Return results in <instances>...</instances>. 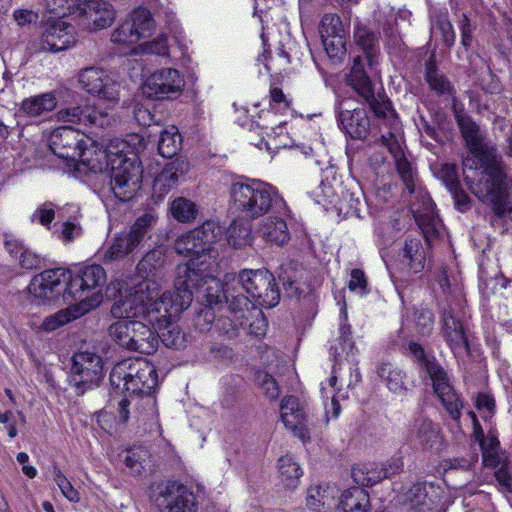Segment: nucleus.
<instances>
[{
	"label": "nucleus",
	"mask_w": 512,
	"mask_h": 512,
	"mask_svg": "<svg viewBox=\"0 0 512 512\" xmlns=\"http://www.w3.org/2000/svg\"><path fill=\"white\" fill-rule=\"evenodd\" d=\"M155 28L150 11L137 8L111 34L115 44L131 45L140 39L149 37Z\"/></svg>",
	"instance_id": "nucleus-17"
},
{
	"label": "nucleus",
	"mask_w": 512,
	"mask_h": 512,
	"mask_svg": "<svg viewBox=\"0 0 512 512\" xmlns=\"http://www.w3.org/2000/svg\"><path fill=\"white\" fill-rule=\"evenodd\" d=\"M369 505L368 493L361 488H352L342 493L340 512H367Z\"/></svg>",
	"instance_id": "nucleus-36"
},
{
	"label": "nucleus",
	"mask_w": 512,
	"mask_h": 512,
	"mask_svg": "<svg viewBox=\"0 0 512 512\" xmlns=\"http://www.w3.org/2000/svg\"><path fill=\"white\" fill-rule=\"evenodd\" d=\"M57 106V99L54 92H45L22 100L20 110L29 117H40Z\"/></svg>",
	"instance_id": "nucleus-34"
},
{
	"label": "nucleus",
	"mask_w": 512,
	"mask_h": 512,
	"mask_svg": "<svg viewBox=\"0 0 512 512\" xmlns=\"http://www.w3.org/2000/svg\"><path fill=\"white\" fill-rule=\"evenodd\" d=\"M106 282V272L101 265L87 264L81 266L74 276L70 275L67 294L73 298H81L86 291L102 294L101 287Z\"/></svg>",
	"instance_id": "nucleus-23"
},
{
	"label": "nucleus",
	"mask_w": 512,
	"mask_h": 512,
	"mask_svg": "<svg viewBox=\"0 0 512 512\" xmlns=\"http://www.w3.org/2000/svg\"><path fill=\"white\" fill-rule=\"evenodd\" d=\"M441 179L444 181L446 187L452 191L459 188L457 167L454 164L445 163L441 166L439 171Z\"/></svg>",
	"instance_id": "nucleus-57"
},
{
	"label": "nucleus",
	"mask_w": 512,
	"mask_h": 512,
	"mask_svg": "<svg viewBox=\"0 0 512 512\" xmlns=\"http://www.w3.org/2000/svg\"><path fill=\"white\" fill-rule=\"evenodd\" d=\"M279 473L287 486H293V483L297 481L303 474V471L299 464L295 462L292 456L285 455L279 459Z\"/></svg>",
	"instance_id": "nucleus-47"
},
{
	"label": "nucleus",
	"mask_w": 512,
	"mask_h": 512,
	"mask_svg": "<svg viewBox=\"0 0 512 512\" xmlns=\"http://www.w3.org/2000/svg\"><path fill=\"white\" fill-rule=\"evenodd\" d=\"M319 32L321 38L345 35L343 23L336 14H325L323 16L320 22Z\"/></svg>",
	"instance_id": "nucleus-50"
},
{
	"label": "nucleus",
	"mask_w": 512,
	"mask_h": 512,
	"mask_svg": "<svg viewBox=\"0 0 512 512\" xmlns=\"http://www.w3.org/2000/svg\"><path fill=\"white\" fill-rule=\"evenodd\" d=\"M67 212L73 216V220H66L60 225V229L55 230V234L64 244H69L75 239L81 237L82 227L77 222V218L80 214L79 207L77 205H67Z\"/></svg>",
	"instance_id": "nucleus-37"
},
{
	"label": "nucleus",
	"mask_w": 512,
	"mask_h": 512,
	"mask_svg": "<svg viewBox=\"0 0 512 512\" xmlns=\"http://www.w3.org/2000/svg\"><path fill=\"white\" fill-rule=\"evenodd\" d=\"M425 78L431 90L435 91L438 95H452L454 87L448 78L440 73L433 61H429L426 65Z\"/></svg>",
	"instance_id": "nucleus-42"
},
{
	"label": "nucleus",
	"mask_w": 512,
	"mask_h": 512,
	"mask_svg": "<svg viewBox=\"0 0 512 512\" xmlns=\"http://www.w3.org/2000/svg\"><path fill=\"white\" fill-rule=\"evenodd\" d=\"M210 292L214 295H219V299L217 302L209 303L205 298L208 307L202 309L201 312L198 314L196 325L199 326L201 330H205L209 329V325L215 322V327L221 334L225 335L227 338L230 339L234 338L235 336H237L239 327L246 324V321L248 320L250 313L236 312L228 307V310L232 314L233 318H230L228 316H221L215 321V313L212 308V305L219 303L221 300V296H223V294L220 291V286L218 287V289L213 288L212 290H210ZM197 297L204 299V297H202L201 294H197Z\"/></svg>",
	"instance_id": "nucleus-18"
},
{
	"label": "nucleus",
	"mask_w": 512,
	"mask_h": 512,
	"mask_svg": "<svg viewBox=\"0 0 512 512\" xmlns=\"http://www.w3.org/2000/svg\"><path fill=\"white\" fill-rule=\"evenodd\" d=\"M415 321L419 332L422 335H428L434 325V314L430 309L421 308L415 313Z\"/></svg>",
	"instance_id": "nucleus-56"
},
{
	"label": "nucleus",
	"mask_w": 512,
	"mask_h": 512,
	"mask_svg": "<svg viewBox=\"0 0 512 512\" xmlns=\"http://www.w3.org/2000/svg\"><path fill=\"white\" fill-rule=\"evenodd\" d=\"M13 19L18 26L24 27L36 23L39 19V13L32 9H16L13 11Z\"/></svg>",
	"instance_id": "nucleus-59"
},
{
	"label": "nucleus",
	"mask_w": 512,
	"mask_h": 512,
	"mask_svg": "<svg viewBox=\"0 0 512 512\" xmlns=\"http://www.w3.org/2000/svg\"><path fill=\"white\" fill-rule=\"evenodd\" d=\"M57 121L84 126L105 128L112 124L113 118L107 111H100L94 106L66 107L57 111Z\"/></svg>",
	"instance_id": "nucleus-24"
},
{
	"label": "nucleus",
	"mask_w": 512,
	"mask_h": 512,
	"mask_svg": "<svg viewBox=\"0 0 512 512\" xmlns=\"http://www.w3.org/2000/svg\"><path fill=\"white\" fill-rule=\"evenodd\" d=\"M333 496L327 487L312 485L307 490L306 505L312 512H323L329 506Z\"/></svg>",
	"instance_id": "nucleus-44"
},
{
	"label": "nucleus",
	"mask_w": 512,
	"mask_h": 512,
	"mask_svg": "<svg viewBox=\"0 0 512 512\" xmlns=\"http://www.w3.org/2000/svg\"><path fill=\"white\" fill-rule=\"evenodd\" d=\"M185 85L184 78L174 68H161L144 82L143 93L151 99L164 100L178 97Z\"/></svg>",
	"instance_id": "nucleus-19"
},
{
	"label": "nucleus",
	"mask_w": 512,
	"mask_h": 512,
	"mask_svg": "<svg viewBox=\"0 0 512 512\" xmlns=\"http://www.w3.org/2000/svg\"><path fill=\"white\" fill-rule=\"evenodd\" d=\"M52 13L73 16L83 28L96 31L109 27L115 19V10L106 0H40Z\"/></svg>",
	"instance_id": "nucleus-10"
},
{
	"label": "nucleus",
	"mask_w": 512,
	"mask_h": 512,
	"mask_svg": "<svg viewBox=\"0 0 512 512\" xmlns=\"http://www.w3.org/2000/svg\"><path fill=\"white\" fill-rule=\"evenodd\" d=\"M378 40V34L366 26L361 24L355 26L354 41L362 49L364 57L354 58L351 72L347 77V84L369 105L374 116L382 121L381 126L387 129V132H384L380 127V141L393 156L396 170L406 190L419 200V203L411 200L410 210L426 239H430L439 233L440 228V220L435 214L434 203L429 194L418 186L416 171L404 155L399 133V119L391 102L385 95L375 94L374 85L366 70V66L372 70L377 63Z\"/></svg>",
	"instance_id": "nucleus-1"
},
{
	"label": "nucleus",
	"mask_w": 512,
	"mask_h": 512,
	"mask_svg": "<svg viewBox=\"0 0 512 512\" xmlns=\"http://www.w3.org/2000/svg\"><path fill=\"white\" fill-rule=\"evenodd\" d=\"M367 281L365 274L360 269H353L350 274V280L348 282V288L351 291L359 292L364 294L366 292Z\"/></svg>",
	"instance_id": "nucleus-60"
},
{
	"label": "nucleus",
	"mask_w": 512,
	"mask_h": 512,
	"mask_svg": "<svg viewBox=\"0 0 512 512\" xmlns=\"http://www.w3.org/2000/svg\"><path fill=\"white\" fill-rule=\"evenodd\" d=\"M440 488L433 483H414L406 492L405 500L416 512H436L440 506Z\"/></svg>",
	"instance_id": "nucleus-27"
},
{
	"label": "nucleus",
	"mask_w": 512,
	"mask_h": 512,
	"mask_svg": "<svg viewBox=\"0 0 512 512\" xmlns=\"http://www.w3.org/2000/svg\"><path fill=\"white\" fill-rule=\"evenodd\" d=\"M403 461L400 457H393L386 463L379 465L381 474H385V479L390 478L403 470Z\"/></svg>",
	"instance_id": "nucleus-64"
},
{
	"label": "nucleus",
	"mask_w": 512,
	"mask_h": 512,
	"mask_svg": "<svg viewBox=\"0 0 512 512\" xmlns=\"http://www.w3.org/2000/svg\"><path fill=\"white\" fill-rule=\"evenodd\" d=\"M69 278L70 273L64 268L46 269L32 278L28 290L34 298L49 299Z\"/></svg>",
	"instance_id": "nucleus-29"
},
{
	"label": "nucleus",
	"mask_w": 512,
	"mask_h": 512,
	"mask_svg": "<svg viewBox=\"0 0 512 512\" xmlns=\"http://www.w3.org/2000/svg\"><path fill=\"white\" fill-rule=\"evenodd\" d=\"M187 171L188 164L183 160L176 159L167 163L154 180V192L159 196L167 194Z\"/></svg>",
	"instance_id": "nucleus-32"
},
{
	"label": "nucleus",
	"mask_w": 512,
	"mask_h": 512,
	"mask_svg": "<svg viewBox=\"0 0 512 512\" xmlns=\"http://www.w3.org/2000/svg\"><path fill=\"white\" fill-rule=\"evenodd\" d=\"M102 301L103 294L99 292L85 296L79 302L45 317L41 324V328L46 332H53L95 309L102 303Z\"/></svg>",
	"instance_id": "nucleus-22"
},
{
	"label": "nucleus",
	"mask_w": 512,
	"mask_h": 512,
	"mask_svg": "<svg viewBox=\"0 0 512 512\" xmlns=\"http://www.w3.org/2000/svg\"><path fill=\"white\" fill-rule=\"evenodd\" d=\"M177 317H173L171 320H169L168 324L162 327H159L158 325H152L155 329H166L162 333L161 338L162 343L169 348L173 349H183L187 347V345L190 343L189 336L186 335L180 327L176 325H172V321L175 320Z\"/></svg>",
	"instance_id": "nucleus-40"
},
{
	"label": "nucleus",
	"mask_w": 512,
	"mask_h": 512,
	"mask_svg": "<svg viewBox=\"0 0 512 512\" xmlns=\"http://www.w3.org/2000/svg\"><path fill=\"white\" fill-rule=\"evenodd\" d=\"M249 130L250 143L259 149H263V147L268 148V142L265 140V136L269 138L272 136V134L277 133L275 127L270 126L267 123L260 124L254 120H251Z\"/></svg>",
	"instance_id": "nucleus-46"
},
{
	"label": "nucleus",
	"mask_w": 512,
	"mask_h": 512,
	"mask_svg": "<svg viewBox=\"0 0 512 512\" xmlns=\"http://www.w3.org/2000/svg\"><path fill=\"white\" fill-rule=\"evenodd\" d=\"M256 380L268 398L275 399L278 397V383L270 374L264 371H259L256 375Z\"/></svg>",
	"instance_id": "nucleus-55"
},
{
	"label": "nucleus",
	"mask_w": 512,
	"mask_h": 512,
	"mask_svg": "<svg viewBox=\"0 0 512 512\" xmlns=\"http://www.w3.org/2000/svg\"><path fill=\"white\" fill-rule=\"evenodd\" d=\"M233 207L246 219H257L269 212L288 215L289 207L272 184L255 179L235 182L230 188Z\"/></svg>",
	"instance_id": "nucleus-8"
},
{
	"label": "nucleus",
	"mask_w": 512,
	"mask_h": 512,
	"mask_svg": "<svg viewBox=\"0 0 512 512\" xmlns=\"http://www.w3.org/2000/svg\"><path fill=\"white\" fill-rule=\"evenodd\" d=\"M181 136L177 127L170 125L166 127L160 135L158 142L159 154L165 158L173 157L180 149Z\"/></svg>",
	"instance_id": "nucleus-41"
},
{
	"label": "nucleus",
	"mask_w": 512,
	"mask_h": 512,
	"mask_svg": "<svg viewBox=\"0 0 512 512\" xmlns=\"http://www.w3.org/2000/svg\"><path fill=\"white\" fill-rule=\"evenodd\" d=\"M150 459L149 451L142 447H134L126 451L124 463L132 474H141Z\"/></svg>",
	"instance_id": "nucleus-45"
},
{
	"label": "nucleus",
	"mask_w": 512,
	"mask_h": 512,
	"mask_svg": "<svg viewBox=\"0 0 512 512\" xmlns=\"http://www.w3.org/2000/svg\"><path fill=\"white\" fill-rule=\"evenodd\" d=\"M153 222L152 215L145 214L139 217L128 233L118 235L108 247L99 251V258L104 263L122 260L141 243Z\"/></svg>",
	"instance_id": "nucleus-14"
},
{
	"label": "nucleus",
	"mask_w": 512,
	"mask_h": 512,
	"mask_svg": "<svg viewBox=\"0 0 512 512\" xmlns=\"http://www.w3.org/2000/svg\"><path fill=\"white\" fill-rule=\"evenodd\" d=\"M55 218V205L52 202H44L39 205L31 215V222H38L44 227H49Z\"/></svg>",
	"instance_id": "nucleus-51"
},
{
	"label": "nucleus",
	"mask_w": 512,
	"mask_h": 512,
	"mask_svg": "<svg viewBox=\"0 0 512 512\" xmlns=\"http://www.w3.org/2000/svg\"><path fill=\"white\" fill-rule=\"evenodd\" d=\"M339 346H331L330 354L333 357L334 365L331 377L327 380L326 384L321 386V394L325 404L326 415L329 418L336 419L341 411L340 404L338 403L335 392V385L337 383L338 370L342 368L344 362H346L351 379L349 380L348 386L355 384L360 381L361 375L357 367L355 359L356 348L352 340L351 327L347 322V312L343 308L340 311V323H339Z\"/></svg>",
	"instance_id": "nucleus-9"
},
{
	"label": "nucleus",
	"mask_w": 512,
	"mask_h": 512,
	"mask_svg": "<svg viewBox=\"0 0 512 512\" xmlns=\"http://www.w3.org/2000/svg\"><path fill=\"white\" fill-rule=\"evenodd\" d=\"M170 212L178 222L190 223L196 219L198 210L192 200L185 197H177L170 205Z\"/></svg>",
	"instance_id": "nucleus-43"
},
{
	"label": "nucleus",
	"mask_w": 512,
	"mask_h": 512,
	"mask_svg": "<svg viewBox=\"0 0 512 512\" xmlns=\"http://www.w3.org/2000/svg\"><path fill=\"white\" fill-rule=\"evenodd\" d=\"M377 375L390 392L398 395L408 392L407 374L397 365L383 362L377 367Z\"/></svg>",
	"instance_id": "nucleus-33"
},
{
	"label": "nucleus",
	"mask_w": 512,
	"mask_h": 512,
	"mask_svg": "<svg viewBox=\"0 0 512 512\" xmlns=\"http://www.w3.org/2000/svg\"><path fill=\"white\" fill-rule=\"evenodd\" d=\"M280 416L285 427L305 442L309 439V431L306 426L307 414L305 406L295 396H286L281 401Z\"/></svg>",
	"instance_id": "nucleus-26"
},
{
	"label": "nucleus",
	"mask_w": 512,
	"mask_h": 512,
	"mask_svg": "<svg viewBox=\"0 0 512 512\" xmlns=\"http://www.w3.org/2000/svg\"><path fill=\"white\" fill-rule=\"evenodd\" d=\"M104 377V362L94 349H80L72 356L70 384L77 395L98 387Z\"/></svg>",
	"instance_id": "nucleus-13"
},
{
	"label": "nucleus",
	"mask_w": 512,
	"mask_h": 512,
	"mask_svg": "<svg viewBox=\"0 0 512 512\" xmlns=\"http://www.w3.org/2000/svg\"><path fill=\"white\" fill-rule=\"evenodd\" d=\"M439 435L438 427L425 418L416 421V436L423 445L432 446Z\"/></svg>",
	"instance_id": "nucleus-49"
},
{
	"label": "nucleus",
	"mask_w": 512,
	"mask_h": 512,
	"mask_svg": "<svg viewBox=\"0 0 512 512\" xmlns=\"http://www.w3.org/2000/svg\"><path fill=\"white\" fill-rule=\"evenodd\" d=\"M220 232L214 222L207 221L201 226L183 233L177 237L174 243L175 251L179 255L191 257V259L182 266L193 263V274L191 280L188 281L187 289L191 292L201 294L209 303L217 302L219 295L210 292L213 288L220 286V282L214 276L210 275L206 258H212L213 245L216 243L217 236ZM179 265L177 271L179 270Z\"/></svg>",
	"instance_id": "nucleus-6"
},
{
	"label": "nucleus",
	"mask_w": 512,
	"mask_h": 512,
	"mask_svg": "<svg viewBox=\"0 0 512 512\" xmlns=\"http://www.w3.org/2000/svg\"><path fill=\"white\" fill-rule=\"evenodd\" d=\"M458 128L468 150L463 159V173L469 188L478 199L492 201L498 213L505 209L512 177L486 132L472 118L459 116Z\"/></svg>",
	"instance_id": "nucleus-2"
},
{
	"label": "nucleus",
	"mask_w": 512,
	"mask_h": 512,
	"mask_svg": "<svg viewBox=\"0 0 512 512\" xmlns=\"http://www.w3.org/2000/svg\"><path fill=\"white\" fill-rule=\"evenodd\" d=\"M40 30L37 51L58 53L72 48L77 42L74 26L60 18L46 20Z\"/></svg>",
	"instance_id": "nucleus-16"
},
{
	"label": "nucleus",
	"mask_w": 512,
	"mask_h": 512,
	"mask_svg": "<svg viewBox=\"0 0 512 512\" xmlns=\"http://www.w3.org/2000/svg\"><path fill=\"white\" fill-rule=\"evenodd\" d=\"M111 385L127 393L119 402V418L126 423L129 419V407L132 406L139 416L156 414V401L151 395L157 386L155 366L144 358L126 359L117 363L110 373Z\"/></svg>",
	"instance_id": "nucleus-5"
},
{
	"label": "nucleus",
	"mask_w": 512,
	"mask_h": 512,
	"mask_svg": "<svg viewBox=\"0 0 512 512\" xmlns=\"http://www.w3.org/2000/svg\"><path fill=\"white\" fill-rule=\"evenodd\" d=\"M159 512H197L196 495L183 484L170 482L157 486L152 495Z\"/></svg>",
	"instance_id": "nucleus-15"
},
{
	"label": "nucleus",
	"mask_w": 512,
	"mask_h": 512,
	"mask_svg": "<svg viewBox=\"0 0 512 512\" xmlns=\"http://www.w3.org/2000/svg\"><path fill=\"white\" fill-rule=\"evenodd\" d=\"M108 333L119 346L129 351L152 354L158 348V333L142 321L118 320L109 326Z\"/></svg>",
	"instance_id": "nucleus-12"
},
{
	"label": "nucleus",
	"mask_w": 512,
	"mask_h": 512,
	"mask_svg": "<svg viewBox=\"0 0 512 512\" xmlns=\"http://www.w3.org/2000/svg\"><path fill=\"white\" fill-rule=\"evenodd\" d=\"M441 333L454 355L470 353L466 329L463 323L450 310L443 311Z\"/></svg>",
	"instance_id": "nucleus-28"
},
{
	"label": "nucleus",
	"mask_w": 512,
	"mask_h": 512,
	"mask_svg": "<svg viewBox=\"0 0 512 512\" xmlns=\"http://www.w3.org/2000/svg\"><path fill=\"white\" fill-rule=\"evenodd\" d=\"M78 83L87 93L106 101L116 103L119 100L120 85L110 74L100 67H86L78 73Z\"/></svg>",
	"instance_id": "nucleus-20"
},
{
	"label": "nucleus",
	"mask_w": 512,
	"mask_h": 512,
	"mask_svg": "<svg viewBox=\"0 0 512 512\" xmlns=\"http://www.w3.org/2000/svg\"><path fill=\"white\" fill-rule=\"evenodd\" d=\"M482 460L486 467L496 468L506 463V457L500 448L482 451Z\"/></svg>",
	"instance_id": "nucleus-61"
},
{
	"label": "nucleus",
	"mask_w": 512,
	"mask_h": 512,
	"mask_svg": "<svg viewBox=\"0 0 512 512\" xmlns=\"http://www.w3.org/2000/svg\"><path fill=\"white\" fill-rule=\"evenodd\" d=\"M80 154L78 161L89 171L109 174L111 190L119 200L129 201L140 189L142 169L126 140L115 138L100 145L90 139Z\"/></svg>",
	"instance_id": "nucleus-4"
},
{
	"label": "nucleus",
	"mask_w": 512,
	"mask_h": 512,
	"mask_svg": "<svg viewBox=\"0 0 512 512\" xmlns=\"http://www.w3.org/2000/svg\"><path fill=\"white\" fill-rule=\"evenodd\" d=\"M90 142V138L69 126L56 128L50 136L49 147L59 158L78 162L82 148Z\"/></svg>",
	"instance_id": "nucleus-21"
},
{
	"label": "nucleus",
	"mask_w": 512,
	"mask_h": 512,
	"mask_svg": "<svg viewBox=\"0 0 512 512\" xmlns=\"http://www.w3.org/2000/svg\"><path fill=\"white\" fill-rule=\"evenodd\" d=\"M19 264L24 269H39L45 265L44 259L27 247L19 257Z\"/></svg>",
	"instance_id": "nucleus-58"
},
{
	"label": "nucleus",
	"mask_w": 512,
	"mask_h": 512,
	"mask_svg": "<svg viewBox=\"0 0 512 512\" xmlns=\"http://www.w3.org/2000/svg\"><path fill=\"white\" fill-rule=\"evenodd\" d=\"M220 291L227 307L236 312L257 311L260 308H273L280 301V293L275 279L267 269L241 270L237 277L220 284Z\"/></svg>",
	"instance_id": "nucleus-7"
},
{
	"label": "nucleus",
	"mask_w": 512,
	"mask_h": 512,
	"mask_svg": "<svg viewBox=\"0 0 512 512\" xmlns=\"http://www.w3.org/2000/svg\"><path fill=\"white\" fill-rule=\"evenodd\" d=\"M289 213L291 211L289 210ZM288 215L273 213L262 220L258 232L260 236L267 242L277 246L285 245L290 239V232L286 223Z\"/></svg>",
	"instance_id": "nucleus-30"
},
{
	"label": "nucleus",
	"mask_w": 512,
	"mask_h": 512,
	"mask_svg": "<svg viewBox=\"0 0 512 512\" xmlns=\"http://www.w3.org/2000/svg\"><path fill=\"white\" fill-rule=\"evenodd\" d=\"M376 234L381 240L382 245H389L398 236L399 229L395 230L394 226H391L390 223H383L376 227Z\"/></svg>",
	"instance_id": "nucleus-63"
},
{
	"label": "nucleus",
	"mask_w": 512,
	"mask_h": 512,
	"mask_svg": "<svg viewBox=\"0 0 512 512\" xmlns=\"http://www.w3.org/2000/svg\"><path fill=\"white\" fill-rule=\"evenodd\" d=\"M226 240L235 249L249 245L251 242L250 225L243 219L234 220L226 230Z\"/></svg>",
	"instance_id": "nucleus-38"
},
{
	"label": "nucleus",
	"mask_w": 512,
	"mask_h": 512,
	"mask_svg": "<svg viewBox=\"0 0 512 512\" xmlns=\"http://www.w3.org/2000/svg\"><path fill=\"white\" fill-rule=\"evenodd\" d=\"M340 126L352 139H364L370 129V119L364 108L351 107L350 100H342L338 106Z\"/></svg>",
	"instance_id": "nucleus-25"
},
{
	"label": "nucleus",
	"mask_w": 512,
	"mask_h": 512,
	"mask_svg": "<svg viewBox=\"0 0 512 512\" xmlns=\"http://www.w3.org/2000/svg\"><path fill=\"white\" fill-rule=\"evenodd\" d=\"M495 478L502 492H512V478L507 463L500 465L495 472Z\"/></svg>",
	"instance_id": "nucleus-62"
},
{
	"label": "nucleus",
	"mask_w": 512,
	"mask_h": 512,
	"mask_svg": "<svg viewBox=\"0 0 512 512\" xmlns=\"http://www.w3.org/2000/svg\"><path fill=\"white\" fill-rule=\"evenodd\" d=\"M166 256L164 250L156 248L146 253L137 265V272L143 281L154 280L161 287L160 281L164 277Z\"/></svg>",
	"instance_id": "nucleus-31"
},
{
	"label": "nucleus",
	"mask_w": 512,
	"mask_h": 512,
	"mask_svg": "<svg viewBox=\"0 0 512 512\" xmlns=\"http://www.w3.org/2000/svg\"><path fill=\"white\" fill-rule=\"evenodd\" d=\"M468 416L473 424L475 439L479 443L481 451L500 448V442L494 434L489 433L486 437L484 436L476 414L469 411Z\"/></svg>",
	"instance_id": "nucleus-48"
},
{
	"label": "nucleus",
	"mask_w": 512,
	"mask_h": 512,
	"mask_svg": "<svg viewBox=\"0 0 512 512\" xmlns=\"http://www.w3.org/2000/svg\"><path fill=\"white\" fill-rule=\"evenodd\" d=\"M54 480L61 490L62 495L71 502L77 503L80 500L79 492L72 486L70 481L58 468H54Z\"/></svg>",
	"instance_id": "nucleus-52"
},
{
	"label": "nucleus",
	"mask_w": 512,
	"mask_h": 512,
	"mask_svg": "<svg viewBox=\"0 0 512 512\" xmlns=\"http://www.w3.org/2000/svg\"><path fill=\"white\" fill-rule=\"evenodd\" d=\"M354 481L361 486H373L385 479V474H381L379 465L376 463H362L353 467L351 472Z\"/></svg>",
	"instance_id": "nucleus-39"
},
{
	"label": "nucleus",
	"mask_w": 512,
	"mask_h": 512,
	"mask_svg": "<svg viewBox=\"0 0 512 512\" xmlns=\"http://www.w3.org/2000/svg\"><path fill=\"white\" fill-rule=\"evenodd\" d=\"M193 263L180 266L173 291L159 296V284L154 280L142 281L126 295H120L111 307V314L118 320L144 318L151 325L159 327L178 317L192 302V294L187 289L193 276ZM198 274L194 273V276Z\"/></svg>",
	"instance_id": "nucleus-3"
},
{
	"label": "nucleus",
	"mask_w": 512,
	"mask_h": 512,
	"mask_svg": "<svg viewBox=\"0 0 512 512\" xmlns=\"http://www.w3.org/2000/svg\"><path fill=\"white\" fill-rule=\"evenodd\" d=\"M324 49L330 58H340L345 53V35L344 36H330L321 38Z\"/></svg>",
	"instance_id": "nucleus-53"
},
{
	"label": "nucleus",
	"mask_w": 512,
	"mask_h": 512,
	"mask_svg": "<svg viewBox=\"0 0 512 512\" xmlns=\"http://www.w3.org/2000/svg\"><path fill=\"white\" fill-rule=\"evenodd\" d=\"M402 258L413 273H420L424 269L426 253L419 238L406 239Z\"/></svg>",
	"instance_id": "nucleus-35"
},
{
	"label": "nucleus",
	"mask_w": 512,
	"mask_h": 512,
	"mask_svg": "<svg viewBox=\"0 0 512 512\" xmlns=\"http://www.w3.org/2000/svg\"><path fill=\"white\" fill-rule=\"evenodd\" d=\"M409 351L418 363L425 369L432 381L433 390L445 410L454 421H459L463 401L451 384L446 370L434 358L426 355L424 348L417 343L409 344Z\"/></svg>",
	"instance_id": "nucleus-11"
},
{
	"label": "nucleus",
	"mask_w": 512,
	"mask_h": 512,
	"mask_svg": "<svg viewBox=\"0 0 512 512\" xmlns=\"http://www.w3.org/2000/svg\"><path fill=\"white\" fill-rule=\"evenodd\" d=\"M142 51L151 55L168 56L169 46L167 36L162 34L152 41L145 42L142 45Z\"/></svg>",
	"instance_id": "nucleus-54"
}]
</instances>
